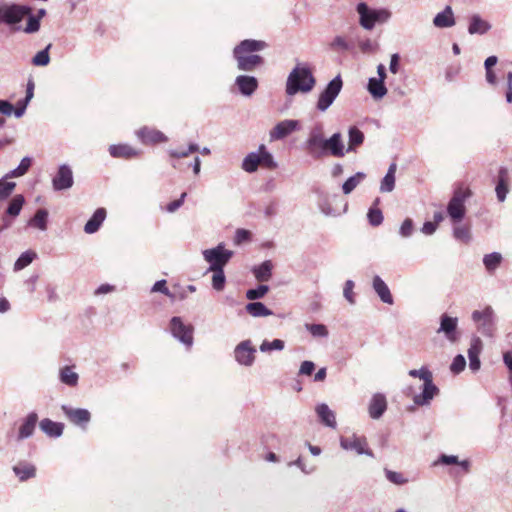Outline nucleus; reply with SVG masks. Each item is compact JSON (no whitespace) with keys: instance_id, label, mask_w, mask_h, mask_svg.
Returning <instances> with one entry per match:
<instances>
[{"instance_id":"nucleus-3","label":"nucleus","mask_w":512,"mask_h":512,"mask_svg":"<svg viewBox=\"0 0 512 512\" xmlns=\"http://www.w3.org/2000/svg\"><path fill=\"white\" fill-rule=\"evenodd\" d=\"M477 332L482 336L493 338L497 331V315L492 306L486 305L481 310H474L471 313Z\"/></svg>"},{"instance_id":"nucleus-20","label":"nucleus","mask_w":512,"mask_h":512,"mask_svg":"<svg viewBox=\"0 0 512 512\" xmlns=\"http://www.w3.org/2000/svg\"><path fill=\"white\" fill-rule=\"evenodd\" d=\"M438 393V388L433 383V378L423 383V391L414 396V403L418 406L428 405Z\"/></svg>"},{"instance_id":"nucleus-29","label":"nucleus","mask_w":512,"mask_h":512,"mask_svg":"<svg viewBox=\"0 0 512 512\" xmlns=\"http://www.w3.org/2000/svg\"><path fill=\"white\" fill-rule=\"evenodd\" d=\"M316 413H317L320 421L324 425H326L330 428L336 427L335 413L328 407L327 404H325V403L319 404L316 407Z\"/></svg>"},{"instance_id":"nucleus-49","label":"nucleus","mask_w":512,"mask_h":512,"mask_svg":"<svg viewBox=\"0 0 512 512\" xmlns=\"http://www.w3.org/2000/svg\"><path fill=\"white\" fill-rule=\"evenodd\" d=\"M200 148L197 144L195 143H191L188 145V147L186 149H171L168 151L169 155L172 157V158H185V157H188L191 153H194V152H197L199 151Z\"/></svg>"},{"instance_id":"nucleus-52","label":"nucleus","mask_w":512,"mask_h":512,"mask_svg":"<svg viewBox=\"0 0 512 512\" xmlns=\"http://www.w3.org/2000/svg\"><path fill=\"white\" fill-rule=\"evenodd\" d=\"M268 291L269 287L267 285H259L255 289L247 290L246 298L249 300L261 299L267 294Z\"/></svg>"},{"instance_id":"nucleus-23","label":"nucleus","mask_w":512,"mask_h":512,"mask_svg":"<svg viewBox=\"0 0 512 512\" xmlns=\"http://www.w3.org/2000/svg\"><path fill=\"white\" fill-rule=\"evenodd\" d=\"M372 288L383 303L389 305L394 303L389 287L380 276L375 275L373 277Z\"/></svg>"},{"instance_id":"nucleus-44","label":"nucleus","mask_w":512,"mask_h":512,"mask_svg":"<svg viewBox=\"0 0 512 512\" xmlns=\"http://www.w3.org/2000/svg\"><path fill=\"white\" fill-rule=\"evenodd\" d=\"M24 202L25 199L22 195L19 194L14 196L8 204L6 215L10 217H17L21 212Z\"/></svg>"},{"instance_id":"nucleus-37","label":"nucleus","mask_w":512,"mask_h":512,"mask_svg":"<svg viewBox=\"0 0 512 512\" xmlns=\"http://www.w3.org/2000/svg\"><path fill=\"white\" fill-rule=\"evenodd\" d=\"M245 309L252 317H267L273 314V312L261 302H250L245 306Z\"/></svg>"},{"instance_id":"nucleus-46","label":"nucleus","mask_w":512,"mask_h":512,"mask_svg":"<svg viewBox=\"0 0 512 512\" xmlns=\"http://www.w3.org/2000/svg\"><path fill=\"white\" fill-rule=\"evenodd\" d=\"M36 258V253L33 251L23 252L14 263V271H20L30 265Z\"/></svg>"},{"instance_id":"nucleus-17","label":"nucleus","mask_w":512,"mask_h":512,"mask_svg":"<svg viewBox=\"0 0 512 512\" xmlns=\"http://www.w3.org/2000/svg\"><path fill=\"white\" fill-rule=\"evenodd\" d=\"M136 136L144 144H157L168 140L161 131L149 127H142L137 130Z\"/></svg>"},{"instance_id":"nucleus-18","label":"nucleus","mask_w":512,"mask_h":512,"mask_svg":"<svg viewBox=\"0 0 512 512\" xmlns=\"http://www.w3.org/2000/svg\"><path fill=\"white\" fill-rule=\"evenodd\" d=\"M357 13L360 16L359 23L366 30H372L376 24L375 9L361 2L356 7Z\"/></svg>"},{"instance_id":"nucleus-28","label":"nucleus","mask_w":512,"mask_h":512,"mask_svg":"<svg viewBox=\"0 0 512 512\" xmlns=\"http://www.w3.org/2000/svg\"><path fill=\"white\" fill-rule=\"evenodd\" d=\"M106 210L104 208H98L93 213L91 218L86 222L84 231L87 234H93L99 230L106 218Z\"/></svg>"},{"instance_id":"nucleus-2","label":"nucleus","mask_w":512,"mask_h":512,"mask_svg":"<svg viewBox=\"0 0 512 512\" xmlns=\"http://www.w3.org/2000/svg\"><path fill=\"white\" fill-rule=\"evenodd\" d=\"M316 84V80L307 66L297 65L289 73L286 81V94L308 93Z\"/></svg>"},{"instance_id":"nucleus-55","label":"nucleus","mask_w":512,"mask_h":512,"mask_svg":"<svg viewBox=\"0 0 512 512\" xmlns=\"http://www.w3.org/2000/svg\"><path fill=\"white\" fill-rule=\"evenodd\" d=\"M414 232V223L411 218H406L399 229V234L403 238H409Z\"/></svg>"},{"instance_id":"nucleus-64","label":"nucleus","mask_w":512,"mask_h":512,"mask_svg":"<svg viewBox=\"0 0 512 512\" xmlns=\"http://www.w3.org/2000/svg\"><path fill=\"white\" fill-rule=\"evenodd\" d=\"M29 102L30 101H26V98H24L17 103V106L14 107V116L16 118H20L24 115Z\"/></svg>"},{"instance_id":"nucleus-39","label":"nucleus","mask_w":512,"mask_h":512,"mask_svg":"<svg viewBox=\"0 0 512 512\" xmlns=\"http://www.w3.org/2000/svg\"><path fill=\"white\" fill-rule=\"evenodd\" d=\"M260 155V166L273 170L277 168V162L274 160L273 155L266 149L265 145H260L258 148Z\"/></svg>"},{"instance_id":"nucleus-13","label":"nucleus","mask_w":512,"mask_h":512,"mask_svg":"<svg viewBox=\"0 0 512 512\" xmlns=\"http://www.w3.org/2000/svg\"><path fill=\"white\" fill-rule=\"evenodd\" d=\"M31 13V8L24 5H4L3 23L8 25L17 24L22 19Z\"/></svg>"},{"instance_id":"nucleus-24","label":"nucleus","mask_w":512,"mask_h":512,"mask_svg":"<svg viewBox=\"0 0 512 512\" xmlns=\"http://www.w3.org/2000/svg\"><path fill=\"white\" fill-rule=\"evenodd\" d=\"M109 153L114 158L130 159L141 155V150L135 149L128 144H117L109 146Z\"/></svg>"},{"instance_id":"nucleus-51","label":"nucleus","mask_w":512,"mask_h":512,"mask_svg":"<svg viewBox=\"0 0 512 512\" xmlns=\"http://www.w3.org/2000/svg\"><path fill=\"white\" fill-rule=\"evenodd\" d=\"M211 271L213 272L212 287L217 291H222L226 281L223 269Z\"/></svg>"},{"instance_id":"nucleus-11","label":"nucleus","mask_w":512,"mask_h":512,"mask_svg":"<svg viewBox=\"0 0 512 512\" xmlns=\"http://www.w3.org/2000/svg\"><path fill=\"white\" fill-rule=\"evenodd\" d=\"M466 195L462 191H456L447 206V213L453 222H460L465 216Z\"/></svg>"},{"instance_id":"nucleus-22","label":"nucleus","mask_w":512,"mask_h":512,"mask_svg":"<svg viewBox=\"0 0 512 512\" xmlns=\"http://www.w3.org/2000/svg\"><path fill=\"white\" fill-rule=\"evenodd\" d=\"M62 410L66 417L76 425L87 424L91 419L90 412L86 409H73L71 407L63 405Z\"/></svg>"},{"instance_id":"nucleus-21","label":"nucleus","mask_w":512,"mask_h":512,"mask_svg":"<svg viewBox=\"0 0 512 512\" xmlns=\"http://www.w3.org/2000/svg\"><path fill=\"white\" fill-rule=\"evenodd\" d=\"M387 409L386 397L381 393H376L372 396L368 412L372 419H379Z\"/></svg>"},{"instance_id":"nucleus-45","label":"nucleus","mask_w":512,"mask_h":512,"mask_svg":"<svg viewBox=\"0 0 512 512\" xmlns=\"http://www.w3.org/2000/svg\"><path fill=\"white\" fill-rule=\"evenodd\" d=\"M285 348V342L281 339H274L272 341L264 340L259 346L262 353H270L272 351H282Z\"/></svg>"},{"instance_id":"nucleus-62","label":"nucleus","mask_w":512,"mask_h":512,"mask_svg":"<svg viewBox=\"0 0 512 512\" xmlns=\"http://www.w3.org/2000/svg\"><path fill=\"white\" fill-rule=\"evenodd\" d=\"M251 233L245 229H237L235 232L234 242L239 245L245 241L250 240Z\"/></svg>"},{"instance_id":"nucleus-38","label":"nucleus","mask_w":512,"mask_h":512,"mask_svg":"<svg viewBox=\"0 0 512 512\" xmlns=\"http://www.w3.org/2000/svg\"><path fill=\"white\" fill-rule=\"evenodd\" d=\"M13 471L20 479V481H25L29 478L34 477L36 473L35 467L28 463H20L14 466Z\"/></svg>"},{"instance_id":"nucleus-35","label":"nucleus","mask_w":512,"mask_h":512,"mask_svg":"<svg viewBox=\"0 0 512 512\" xmlns=\"http://www.w3.org/2000/svg\"><path fill=\"white\" fill-rule=\"evenodd\" d=\"M260 166V155L257 151L248 153L242 161V169L247 173H253L257 171Z\"/></svg>"},{"instance_id":"nucleus-6","label":"nucleus","mask_w":512,"mask_h":512,"mask_svg":"<svg viewBox=\"0 0 512 512\" xmlns=\"http://www.w3.org/2000/svg\"><path fill=\"white\" fill-rule=\"evenodd\" d=\"M326 140L327 139L324 138L322 127L320 126L314 127L309 132L305 145L309 155L313 159H321L325 157Z\"/></svg>"},{"instance_id":"nucleus-40","label":"nucleus","mask_w":512,"mask_h":512,"mask_svg":"<svg viewBox=\"0 0 512 512\" xmlns=\"http://www.w3.org/2000/svg\"><path fill=\"white\" fill-rule=\"evenodd\" d=\"M32 165L31 157H24L20 164L13 170L5 174V178H17L25 175Z\"/></svg>"},{"instance_id":"nucleus-32","label":"nucleus","mask_w":512,"mask_h":512,"mask_svg":"<svg viewBox=\"0 0 512 512\" xmlns=\"http://www.w3.org/2000/svg\"><path fill=\"white\" fill-rule=\"evenodd\" d=\"M367 90L374 99H382L387 94V88L382 79L372 77L368 81Z\"/></svg>"},{"instance_id":"nucleus-15","label":"nucleus","mask_w":512,"mask_h":512,"mask_svg":"<svg viewBox=\"0 0 512 512\" xmlns=\"http://www.w3.org/2000/svg\"><path fill=\"white\" fill-rule=\"evenodd\" d=\"M325 156L342 158L347 153L341 133L336 132L326 140Z\"/></svg>"},{"instance_id":"nucleus-25","label":"nucleus","mask_w":512,"mask_h":512,"mask_svg":"<svg viewBox=\"0 0 512 512\" xmlns=\"http://www.w3.org/2000/svg\"><path fill=\"white\" fill-rule=\"evenodd\" d=\"M491 28L492 25L483 19L479 14H473L469 19L468 33L471 35H484Z\"/></svg>"},{"instance_id":"nucleus-34","label":"nucleus","mask_w":512,"mask_h":512,"mask_svg":"<svg viewBox=\"0 0 512 512\" xmlns=\"http://www.w3.org/2000/svg\"><path fill=\"white\" fill-rule=\"evenodd\" d=\"M60 381L70 387L78 384L79 375L73 370L72 366H64L59 371Z\"/></svg>"},{"instance_id":"nucleus-63","label":"nucleus","mask_w":512,"mask_h":512,"mask_svg":"<svg viewBox=\"0 0 512 512\" xmlns=\"http://www.w3.org/2000/svg\"><path fill=\"white\" fill-rule=\"evenodd\" d=\"M0 114L5 116L14 115V106L7 100H0Z\"/></svg>"},{"instance_id":"nucleus-30","label":"nucleus","mask_w":512,"mask_h":512,"mask_svg":"<svg viewBox=\"0 0 512 512\" xmlns=\"http://www.w3.org/2000/svg\"><path fill=\"white\" fill-rule=\"evenodd\" d=\"M40 429L49 437H60L63 433L64 426L62 423L54 422L45 418L39 423Z\"/></svg>"},{"instance_id":"nucleus-47","label":"nucleus","mask_w":512,"mask_h":512,"mask_svg":"<svg viewBox=\"0 0 512 512\" xmlns=\"http://www.w3.org/2000/svg\"><path fill=\"white\" fill-rule=\"evenodd\" d=\"M52 47V44H48L45 49L36 53V55L32 58V64L34 66H47L50 62L49 50Z\"/></svg>"},{"instance_id":"nucleus-33","label":"nucleus","mask_w":512,"mask_h":512,"mask_svg":"<svg viewBox=\"0 0 512 512\" xmlns=\"http://www.w3.org/2000/svg\"><path fill=\"white\" fill-rule=\"evenodd\" d=\"M397 166L395 163H391L386 175L381 181L380 184V191L382 193H388L392 192L395 187V173H396Z\"/></svg>"},{"instance_id":"nucleus-14","label":"nucleus","mask_w":512,"mask_h":512,"mask_svg":"<svg viewBox=\"0 0 512 512\" xmlns=\"http://www.w3.org/2000/svg\"><path fill=\"white\" fill-rule=\"evenodd\" d=\"M299 122L297 120L286 119L280 121L270 131L269 136L271 141L281 140L290 135L292 132L298 129Z\"/></svg>"},{"instance_id":"nucleus-43","label":"nucleus","mask_w":512,"mask_h":512,"mask_svg":"<svg viewBox=\"0 0 512 512\" xmlns=\"http://www.w3.org/2000/svg\"><path fill=\"white\" fill-rule=\"evenodd\" d=\"M366 175L363 172H357L355 175L349 177L342 185V191L345 195L350 194L360 183Z\"/></svg>"},{"instance_id":"nucleus-4","label":"nucleus","mask_w":512,"mask_h":512,"mask_svg":"<svg viewBox=\"0 0 512 512\" xmlns=\"http://www.w3.org/2000/svg\"><path fill=\"white\" fill-rule=\"evenodd\" d=\"M343 87V81L340 75L333 78L320 93L316 108L320 112H325L334 103Z\"/></svg>"},{"instance_id":"nucleus-9","label":"nucleus","mask_w":512,"mask_h":512,"mask_svg":"<svg viewBox=\"0 0 512 512\" xmlns=\"http://www.w3.org/2000/svg\"><path fill=\"white\" fill-rule=\"evenodd\" d=\"M458 318L450 316L447 313H443L440 316L439 328L437 329L438 334H443L446 340L450 343H456L459 340L458 332Z\"/></svg>"},{"instance_id":"nucleus-53","label":"nucleus","mask_w":512,"mask_h":512,"mask_svg":"<svg viewBox=\"0 0 512 512\" xmlns=\"http://www.w3.org/2000/svg\"><path fill=\"white\" fill-rule=\"evenodd\" d=\"M386 478L393 484L404 485L408 482V479L400 472L385 469Z\"/></svg>"},{"instance_id":"nucleus-31","label":"nucleus","mask_w":512,"mask_h":512,"mask_svg":"<svg viewBox=\"0 0 512 512\" xmlns=\"http://www.w3.org/2000/svg\"><path fill=\"white\" fill-rule=\"evenodd\" d=\"M363 142V132L355 126L350 127L348 130V146L346 148L347 153L355 152L356 149L363 144Z\"/></svg>"},{"instance_id":"nucleus-57","label":"nucleus","mask_w":512,"mask_h":512,"mask_svg":"<svg viewBox=\"0 0 512 512\" xmlns=\"http://www.w3.org/2000/svg\"><path fill=\"white\" fill-rule=\"evenodd\" d=\"M28 16L29 17H28L27 25L23 31L27 34H32V33L39 31V29H40L39 17L31 15V13Z\"/></svg>"},{"instance_id":"nucleus-1","label":"nucleus","mask_w":512,"mask_h":512,"mask_svg":"<svg viewBox=\"0 0 512 512\" xmlns=\"http://www.w3.org/2000/svg\"><path fill=\"white\" fill-rule=\"evenodd\" d=\"M267 47V43L261 40L246 39L241 41L233 50V56L237 62V68L241 71H254L260 67L264 60L256 54Z\"/></svg>"},{"instance_id":"nucleus-56","label":"nucleus","mask_w":512,"mask_h":512,"mask_svg":"<svg viewBox=\"0 0 512 512\" xmlns=\"http://www.w3.org/2000/svg\"><path fill=\"white\" fill-rule=\"evenodd\" d=\"M367 217L372 226H379L383 222V214L377 208H370Z\"/></svg>"},{"instance_id":"nucleus-19","label":"nucleus","mask_w":512,"mask_h":512,"mask_svg":"<svg viewBox=\"0 0 512 512\" xmlns=\"http://www.w3.org/2000/svg\"><path fill=\"white\" fill-rule=\"evenodd\" d=\"M38 422V414L36 412H30L22 421L17 439L24 440L31 437L34 434L36 424Z\"/></svg>"},{"instance_id":"nucleus-27","label":"nucleus","mask_w":512,"mask_h":512,"mask_svg":"<svg viewBox=\"0 0 512 512\" xmlns=\"http://www.w3.org/2000/svg\"><path fill=\"white\" fill-rule=\"evenodd\" d=\"M482 350V342L479 338H474L468 349L469 368L476 372L480 369L479 354Z\"/></svg>"},{"instance_id":"nucleus-54","label":"nucleus","mask_w":512,"mask_h":512,"mask_svg":"<svg viewBox=\"0 0 512 512\" xmlns=\"http://www.w3.org/2000/svg\"><path fill=\"white\" fill-rule=\"evenodd\" d=\"M305 328L314 336V337H327L328 330L323 324H306Z\"/></svg>"},{"instance_id":"nucleus-59","label":"nucleus","mask_w":512,"mask_h":512,"mask_svg":"<svg viewBox=\"0 0 512 512\" xmlns=\"http://www.w3.org/2000/svg\"><path fill=\"white\" fill-rule=\"evenodd\" d=\"M408 374L411 377L420 378L423 382L432 379V373L426 367L410 370Z\"/></svg>"},{"instance_id":"nucleus-8","label":"nucleus","mask_w":512,"mask_h":512,"mask_svg":"<svg viewBox=\"0 0 512 512\" xmlns=\"http://www.w3.org/2000/svg\"><path fill=\"white\" fill-rule=\"evenodd\" d=\"M170 331L174 338L190 348L193 345V327L186 325L180 317H173L170 320Z\"/></svg>"},{"instance_id":"nucleus-7","label":"nucleus","mask_w":512,"mask_h":512,"mask_svg":"<svg viewBox=\"0 0 512 512\" xmlns=\"http://www.w3.org/2000/svg\"><path fill=\"white\" fill-rule=\"evenodd\" d=\"M256 348L250 339L243 340L236 345L233 351L235 361L245 367H251L256 359Z\"/></svg>"},{"instance_id":"nucleus-41","label":"nucleus","mask_w":512,"mask_h":512,"mask_svg":"<svg viewBox=\"0 0 512 512\" xmlns=\"http://www.w3.org/2000/svg\"><path fill=\"white\" fill-rule=\"evenodd\" d=\"M502 259L499 252H492L483 257V264L488 272H493L500 266Z\"/></svg>"},{"instance_id":"nucleus-26","label":"nucleus","mask_w":512,"mask_h":512,"mask_svg":"<svg viewBox=\"0 0 512 512\" xmlns=\"http://www.w3.org/2000/svg\"><path fill=\"white\" fill-rule=\"evenodd\" d=\"M433 25L437 28H450L455 25V17L450 6H446L443 11L437 13L433 18Z\"/></svg>"},{"instance_id":"nucleus-58","label":"nucleus","mask_w":512,"mask_h":512,"mask_svg":"<svg viewBox=\"0 0 512 512\" xmlns=\"http://www.w3.org/2000/svg\"><path fill=\"white\" fill-rule=\"evenodd\" d=\"M495 191H496L498 201L504 202L509 190H508V186L505 183V180L503 178L499 179V181L496 185Z\"/></svg>"},{"instance_id":"nucleus-61","label":"nucleus","mask_w":512,"mask_h":512,"mask_svg":"<svg viewBox=\"0 0 512 512\" xmlns=\"http://www.w3.org/2000/svg\"><path fill=\"white\" fill-rule=\"evenodd\" d=\"M353 289H354V282L352 280H347L345 282V285H344L343 295H344L345 299L350 304H354L355 303V297H354Z\"/></svg>"},{"instance_id":"nucleus-16","label":"nucleus","mask_w":512,"mask_h":512,"mask_svg":"<svg viewBox=\"0 0 512 512\" xmlns=\"http://www.w3.org/2000/svg\"><path fill=\"white\" fill-rule=\"evenodd\" d=\"M235 86L242 96L250 97L258 88V80L254 76L239 75L235 79Z\"/></svg>"},{"instance_id":"nucleus-12","label":"nucleus","mask_w":512,"mask_h":512,"mask_svg":"<svg viewBox=\"0 0 512 512\" xmlns=\"http://www.w3.org/2000/svg\"><path fill=\"white\" fill-rule=\"evenodd\" d=\"M73 184L72 169L67 164L60 165L56 175L52 179L53 189L55 191L68 190Z\"/></svg>"},{"instance_id":"nucleus-10","label":"nucleus","mask_w":512,"mask_h":512,"mask_svg":"<svg viewBox=\"0 0 512 512\" xmlns=\"http://www.w3.org/2000/svg\"><path fill=\"white\" fill-rule=\"evenodd\" d=\"M340 446L347 451H355L358 455H367L373 457V452L368 448L364 437H358L353 434L350 437H341Z\"/></svg>"},{"instance_id":"nucleus-36","label":"nucleus","mask_w":512,"mask_h":512,"mask_svg":"<svg viewBox=\"0 0 512 512\" xmlns=\"http://www.w3.org/2000/svg\"><path fill=\"white\" fill-rule=\"evenodd\" d=\"M273 265L271 261H264L259 266L253 268V274L255 278L260 282L268 281L272 276Z\"/></svg>"},{"instance_id":"nucleus-5","label":"nucleus","mask_w":512,"mask_h":512,"mask_svg":"<svg viewBox=\"0 0 512 512\" xmlns=\"http://www.w3.org/2000/svg\"><path fill=\"white\" fill-rule=\"evenodd\" d=\"M232 256L233 251L226 250L223 243L218 244L214 248L203 251V257L210 265L209 270L223 269Z\"/></svg>"},{"instance_id":"nucleus-48","label":"nucleus","mask_w":512,"mask_h":512,"mask_svg":"<svg viewBox=\"0 0 512 512\" xmlns=\"http://www.w3.org/2000/svg\"><path fill=\"white\" fill-rule=\"evenodd\" d=\"M453 236L457 241L468 244L471 241V231L468 226H456L453 229Z\"/></svg>"},{"instance_id":"nucleus-60","label":"nucleus","mask_w":512,"mask_h":512,"mask_svg":"<svg viewBox=\"0 0 512 512\" xmlns=\"http://www.w3.org/2000/svg\"><path fill=\"white\" fill-rule=\"evenodd\" d=\"M465 366H466V360H465L464 356L457 355L451 363L450 370L455 374H459L460 372H462L464 370Z\"/></svg>"},{"instance_id":"nucleus-50","label":"nucleus","mask_w":512,"mask_h":512,"mask_svg":"<svg viewBox=\"0 0 512 512\" xmlns=\"http://www.w3.org/2000/svg\"><path fill=\"white\" fill-rule=\"evenodd\" d=\"M8 178L0 179V201L6 200L14 191L16 184L14 182L7 181Z\"/></svg>"},{"instance_id":"nucleus-42","label":"nucleus","mask_w":512,"mask_h":512,"mask_svg":"<svg viewBox=\"0 0 512 512\" xmlns=\"http://www.w3.org/2000/svg\"><path fill=\"white\" fill-rule=\"evenodd\" d=\"M47 219L48 211L46 209H38L33 218L29 221V225L37 227L41 231H45L47 229Z\"/></svg>"}]
</instances>
